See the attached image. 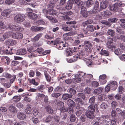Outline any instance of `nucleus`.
Instances as JSON below:
<instances>
[{
    "label": "nucleus",
    "mask_w": 125,
    "mask_h": 125,
    "mask_svg": "<svg viewBox=\"0 0 125 125\" xmlns=\"http://www.w3.org/2000/svg\"><path fill=\"white\" fill-rule=\"evenodd\" d=\"M78 51L79 52L78 53H77V55L78 56L76 55L74 56V58H73L72 59H70L69 60L68 62L71 63L74 62V61H76L77 59V58H79V59L82 58L84 55L85 51L83 50H80V48L78 47Z\"/></svg>",
    "instance_id": "1"
},
{
    "label": "nucleus",
    "mask_w": 125,
    "mask_h": 125,
    "mask_svg": "<svg viewBox=\"0 0 125 125\" xmlns=\"http://www.w3.org/2000/svg\"><path fill=\"white\" fill-rule=\"evenodd\" d=\"M97 119L101 124H108L110 121L109 117L108 115H103L100 117L98 118Z\"/></svg>",
    "instance_id": "2"
},
{
    "label": "nucleus",
    "mask_w": 125,
    "mask_h": 125,
    "mask_svg": "<svg viewBox=\"0 0 125 125\" xmlns=\"http://www.w3.org/2000/svg\"><path fill=\"white\" fill-rule=\"evenodd\" d=\"M8 26L9 29L14 31H20L22 32L24 30V29L19 25L16 26L11 24H8Z\"/></svg>",
    "instance_id": "3"
},
{
    "label": "nucleus",
    "mask_w": 125,
    "mask_h": 125,
    "mask_svg": "<svg viewBox=\"0 0 125 125\" xmlns=\"http://www.w3.org/2000/svg\"><path fill=\"white\" fill-rule=\"evenodd\" d=\"M3 76L7 79H9L11 83H13L15 81L16 78V75L14 74L11 75L10 73H4L2 74Z\"/></svg>",
    "instance_id": "4"
},
{
    "label": "nucleus",
    "mask_w": 125,
    "mask_h": 125,
    "mask_svg": "<svg viewBox=\"0 0 125 125\" xmlns=\"http://www.w3.org/2000/svg\"><path fill=\"white\" fill-rule=\"evenodd\" d=\"M25 19V15L23 14H18L16 15L14 18V20L17 23H20L23 21Z\"/></svg>",
    "instance_id": "5"
},
{
    "label": "nucleus",
    "mask_w": 125,
    "mask_h": 125,
    "mask_svg": "<svg viewBox=\"0 0 125 125\" xmlns=\"http://www.w3.org/2000/svg\"><path fill=\"white\" fill-rule=\"evenodd\" d=\"M59 110L61 112H67L69 114H73V110L71 106L67 108L63 106L62 107H59Z\"/></svg>",
    "instance_id": "6"
},
{
    "label": "nucleus",
    "mask_w": 125,
    "mask_h": 125,
    "mask_svg": "<svg viewBox=\"0 0 125 125\" xmlns=\"http://www.w3.org/2000/svg\"><path fill=\"white\" fill-rule=\"evenodd\" d=\"M85 73L81 72L76 74L75 75V78L74 79L75 82L76 83L80 82L81 80L82 77L83 78V75Z\"/></svg>",
    "instance_id": "7"
},
{
    "label": "nucleus",
    "mask_w": 125,
    "mask_h": 125,
    "mask_svg": "<svg viewBox=\"0 0 125 125\" xmlns=\"http://www.w3.org/2000/svg\"><path fill=\"white\" fill-rule=\"evenodd\" d=\"M111 51L114 52L115 54L117 55H120L123 52L122 47L116 48V47H109Z\"/></svg>",
    "instance_id": "8"
},
{
    "label": "nucleus",
    "mask_w": 125,
    "mask_h": 125,
    "mask_svg": "<svg viewBox=\"0 0 125 125\" xmlns=\"http://www.w3.org/2000/svg\"><path fill=\"white\" fill-rule=\"evenodd\" d=\"M14 53L19 55H24L26 54L27 52L26 49L25 48H23L22 49L17 50L15 49L13 50Z\"/></svg>",
    "instance_id": "9"
},
{
    "label": "nucleus",
    "mask_w": 125,
    "mask_h": 125,
    "mask_svg": "<svg viewBox=\"0 0 125 125\" xmlns=\"http://www.w3.org/2000/svg\"><path fill=\"white\" fill-rule=\"evenodd\" d=\"M77 47H68L67 48L66 50V52L67 55L68 56H71L72 55L74 52H77Z\"/></svg>",
    "instance_id": "10"
},
{
    "label": "nucleus",
    "mask_w": 125,
    "mask_h": 125,
    "mask_svg": "<svg viewBox=\"0 0 125 125\" xmlns=\"http://www.w3.org/2000/svg\"><path fill=\"white\" fill-rule=\"evenodd\" d=\"M93 76L92 74H86V73L83 75V78L84 79V80L86 81L87 83H90L91 81V78H92Z\"/></svg>",
    "instance_id": "11"
},
{
    "label": "nucleus",
    "mask_w": 125,
    "mask_h": 125,
    "mask_svg": "<svg viewBox=\"0 0 125 125\" xmlns=\"http://www.w3.org/2000/svg\"><path fill=\"white\" fill-rule=\"evenodd\" d=\"M106 75L104 74L100 76L99 77V81L101 84H104L106 82Z\"/></svg>",
    "instance_id": "12"
},
{
    "label": "nucleus",
    "mask_w": 125,
    "mask_h": 125,
    "mask_svg": "<svg viewBox=\"0 0 125 125\" xmlns=\"http://www.w3.org/2000/svg\"><path fill=\"white\" fill-rule=\"evenodd\" d=\"M12 37L13 38L16 39H21L23 37L22 33L18 32L14 33L12 31Z\"/></svg>",
    "instance_id": "13"
},
{
    "label": "nucleus",
    "mask_w": 125,
    "mask_h": 125,
    "mask_svg": "<svg viewBox=\"0 0 125 125\" xmlns=\"http://www.w3.org/2000/svg\"><path fill=\"white\" fill-rule=\"evenodd\" d=\"M17 42L14 40L12 39H8L6 40L4 42L5 44L9 46H13L16 44Z\"/></svg>",
    "instance_id": "14"
},
{
    "label": "nucleus",
    "mask_w": 125,
    "mask_h": 125,
    "mask_svg": "<svg viewBox=\"0 0 125 125\" xmlns=\"http://www.w3.org/2000/svg\"><path fill=\"white\" fill-rule=\"evenodd\" d=\"M110 86L111 89L113 90H115L117 88L118 85L117 82L115 81H113L110 82Z\"/></svg>",
    "instance_id": "15"
},
{
    "label": "nucleus",
    "mask_w": 125,
    "mask_h": 125,
    "mask_svg": "<svg viewBox=\"0 0 125 125\" xmlns=\"http://www.w3.org/2000/svg\"><path fill=\"white\" fill-rule=\"evenodd\" d=\"M108 3L107 1L101 2L100 4V10L101 11L106 8L108 6Z\"/></svg>",
    "instance_id": "16"
},
{
    "label": "nucleus",
    "mask_w": 125,
    "mask_h": 125,
    "mask_svg": "<svg viewBox=\"0 0 125 125\" xmlns=\"http://www.w3.org/2000/svg\"><path fill=\"white\" fill-rule=\"evenodd\" d=\"M94 113L88 110L86 113L87 117L91 119H93L94 117Z\"/></svg>",
    "instance_id": "17"
},
{
    "label": "nucleus",
    "mask_w": 125,
    "mask_h": 125,
    "mask_svg": "<svg viewBox=\"0 0 125 125\" xmlns=\"http://www.w3.org/2000/svg\"><path fill=\"white\" fill-rule=\"evenodd\" d=\"M55 43H61L63 45V47H68V45L66 42L62 41L61 39L60 38H56L55 41Z\"/></svg>",
    "instance_id": "18"
},
{
    "label": "nucleus",
    "mask_w": 125,
    "mask_h": 125,
    "mask_svg": "<svg viewBox=\"0 0 125 125\" xmlns=\"http://www.w3.org/2000/svg\"><path fill=\"white\" fill-rule=\"evenodd\" d=\"M43 29V28L42 27H38L35 26H32L31 28V30L35 32L41 31Z\"/></svg>",
    "instance_id": "19"
},
{
    "label": "nucleus",
    "mask_w": 125,
    "mask_h": 125,
    "mask_svg": "<svg viewBox=\"0 0 125 125\" xmlns=\"http://www.w3.org/2000/svg\"><path fill=\"white\" fill-rule=\"evenodd\" d=\"M27 15L30 19L32 20L36 19L38 18L37 15L32 12H28Z\"/></svg>",
    "instance_id": "20"
},
{
    "label": "nucleus",
    "mask_w": 125,
    "mask_h": 125,
    "mask_svg": "<svg viewBox=\"0 0 125 125\" xmlns=\"http://www.w3.org/2000/svg\"><path fill=\"white\" fill-rule=\"evenodd\" d=\"M1 60L2 62H4L5 63L8 65L9 64L10 60V58L8 57L5 56L2 57Z\"/></svg>",
    "instance_id": "21"
},
{
    "label": "nucleus",
    "mask_w": 125,
    "mask_h": 125,
    "mask_svg": "<svg viewBox=\"0 0 125 125\" xmlns=\"http://www.w3.org/2000/svg\"><path fill=\"white\" fill-rule=\"evenodd\" d=\"M11 12V10L9 9H7L3 11L1 13L2 15L7 16L10 14Z\"/></svg>",
    "instance_id": "22"
},
{
    "label": "nucleus",
    "mask_w": 125,
    "mask_h": 125,
    "mask_svg": "<svg viewBox=\"0 0 125 125\" xmlns=\"http://www.w3.org/2000/svg\"><path fill=\"white\" fill-rule=\"evenodd\" d=\"M73 3V0H70L68 2L66 6V8L68 10H69L72 7Z\"/></svg>",
    "instance_id": "23"
},
{
    "label": "nucleus",
    "mask_w": 125,
    "mask_h": 125,
    "mask_svg": "<svg viewBox=\"0 0 125 125\" xmlns=\"http://www.w3.org/2000/svg\"><path fill=\"white\" fill-rule=\"evenodd\" d=\"M26 115L24 113L20 112L18 113L17 115V117L20 120H24L26 117Z\"/></svg>",
    "instance_id": "24"
},
{
    "label": "nucleus",
    "mask_w": 125,
    "mask_h": 125,
    "mask_svg": "<svg viewBox=\"0 0 125 125\" xmlns=\"http://www.w3.org/2000/svg\"><path fill=\"white\" fill-rule=\"evenodd\" d=\"M103 88L102 87H100L99 88L95 89L94 92L95 94L98 95L101 94L103 90Z\"/></svg>",
    "instance_id": "25"
},
{
    "label": "nucleus",
    "mask_w": 125,
    "mask_h": 125,
    "mask_svg": "<svg viewBox=\"0 0 125 125\" xmlns=\"http://www.w3.org/2000/svg\"><path fill=\"white\" fill-rule=\"evenodd\" d=\"M118 7L116 3L110 7V10L116 12L118 10Z\"/></svg>",
    "instance_id": "26"
},
{
    "label": "nucleus",
    "mask_w": 125,
    "mask_h": 125,
    "mask_svg": "<svg viewBox=\"0 0 125 125\" xmlns=\"http://www.w3.org/2000/svg\"><path fill=\"white\" fill-rule=\"evenodd\" d=\"M42 35L43 34L42 33H40L37 34L33 38V41L35 42L38 41L42 37Z\"/></svg>",
    "instance_id": "27"
},
{
    "label": "nucleus",
    "mask_w": 125,
    "mask_h": 125,
    "mask_svg": "<svg viewBox=\"0 0 125 125\" xmlns=\"http://www.w3.org/2000/svg\"><path fill=\"white\" fill-rule=\"evenodd\" d=\"M44 75L47 81L48 82L51 81V77L47 71L44 72Z\"/></svg>",
    "instance_id": "28"
},
{
    "label": "nucleus",
    "mask_w": 125,
    "mask_h": 125,
    "mask_svg": "<svg viewBox=\"0 0 125 125\" xmlns=\"http://www.w3.org/2000/svg\"><path fill=\"white\" fill-rule=\"evenodd\" d=\"M72 97V95L68 94H65L62 95V97L64 100H66L68 98H71Z\"/></svg>",
    "instance_id": "29"
},
{
    "label": "nucleus",
    "mask_w": 125,
    "mask_h": 125,
    "mask_svg": "<svg viewBox=\"0 0 125 125\" xmlns=\"http://www.w3.org/2000/svg\"><path fill=\"white\" fill-rule=\"evenodd\" d=\"M115 111L117 113V114H119L121 115L122 116H123L125 115V111L124 110L122 111L121 109L119 108H116Z\"/></svg>",
    "instance_id": "30"
},
{
    "label": "nucleus",
    "mask_w": 125,
    "mask_h": 125,
    "mask_svg": "<svg viewBox=\"0 0 125 125\" xmlns=\"http://www.w3.org/2000/svg\"><path fill=\"white\" fill-rule=\"evenodd\" d=\"M9 29L8 25V26L4 25V22L0 21V29Z\"/></svg>",
    "instance_id": "31"
},
{
    "label": "nucleus",
    "mask_w": 125,
    "mask_h": 125,
    "mask_svg": "<svg viewBox=\"0 0 125 125\" xmlns=\"http://www.w3.org/2000/svg\"><path fill=\"white\" fill-rule=\"evenodd\" d=\"M31 106L30 105L27 106L25 110V111L27 114H29L31 113Z\"/></svg>",
    "instance_id": "32"
},
{
    "label": "nucleus",
    "mask_w": 125,
    "mask_h": 125,
    "mask_svg": "<svg viewBox=\"0 0 125 125\" xmlns=\"http://www.w3.org/2000/svg\"><path fill=\"white\" fill-rule=\"evenodd\" d=\"M12 31H9L4 33L3 35V37L5 39L10 37L11 36H12Z\"/></svg>",
    "instance_id": "33"
},
{
    "label": "nucleus",
    "mask_w": 125,
    "mask_h": 125,
    "mask_svg": "<svg viewBox=\"0 0 125 125\" xmlns=\"http://www.w3.org/2000/svg\"><path fill=\"white\" fill-rule=\"evenodd\" d=\"M60 120V117L58 116H56L54 118V120L53 121L52 123L53 125H57Z\"/></svg>",
    "instance_id": "34"
},
{
    "label": "nucleus",
    "mask_w": 125,
    "mask_h": 125,
    "mask_svg": "<svg viewBox=\"0 0 125 125\" xmlns=\"http://www.w3.org/2000/svg\"><path fill=\"white\" fill-rule=\"evenodd\" d=\"M61 93H57L53 91V93L51 94V96L54 98H57L61 96Z\"/></svg>",
    "instance_id": "35"
},
{
    "label": "nucleus",
    "mask_w": 125,
    "mask_h": 125,
    "mask_svg": "<svg viewBox=\"0 0 125 125\" xmlns=\"http://www.w3.org/2000/svg\"><path fill=\"white\" fill-rule=\"evenodd\" d=\"M95 109V107L94 105L92 104H91L89 106L88 110L94 113Z\"/></svg>",
    "instance_id": "36"
},
{
    "label": "nucleus",
    "mask_w": 125,
    "mask_h": 125,
    "mask_svg": "<svg viewBox=\"0 0 125 125\" xmlns=\"http://www.w3.org/2000/svg\"><path fill=\"white\" fill-rule=\"evenodd\" d=\"M21 98L20 95H16L13 97L12 99L15 102H18L20 100Z\"/></svg>",
    "instance_id": "37"
},
{
    "label": "nucleus",
    "mask_w": 125,
    "mask_h": 125,
    "mask_svg": "<svg viewBox=\"0 0 125 125\" xmlns=\"http://www.w3.org/2000/svg\"><path fill=\"white\" fill-rule=\"evenodd\" d=\"M94 0H88L86 4V6L87 8L90 7L94 3Z\"/></svg>",
    "instance_id": "38"
},
{
    "label": "nucleus",
    "mask_w": 125,
    "mask_h": 125,
    "mask_svg": "<svg viewBox=\"0 0 125 125\" xmlns=\"http://www.w3.org/2000/svg\"><path fill=\"white\" fill-rule=\"evenodd\" d=\"M113 39L111 38H110L108 39V42H107L106 45L108 47H112V46L113 44Z\"/></svg>",
    "instance_id": "39"
},
{
    "label": "nucleus",
    "mask_w": 125,
    "mask_h": 125,
    "mask_svg": "<svg viewBox=\"0 0 125 125\" xmlns=\"http://www.w3.org/2000/svg\"><path fill=\"white\" fill-rule=\"evenodd\" d=\"M9 110L12 113H14L16 112L15 107L12 105H11L9 107Z\"/></svg>",
    "instance_id": "40"
},
{
    "label": "nucleus",
    "mask_w": 125,
    "mask_h": 125,
    "mask_svg": "<svg viewBox=\"0 0 125 125\" xmlns=\"http://www.w3.org/2000/svg\"><path fill=\"white\" fill-rule=\"evenodd\" d=\"M48 14L51 15H54L57 13V11L53 9H51L48 10Z\"/></svg>",
    "instance_id": "41"
},
{
    "label": "nucleus",
    "mask_w": 125,
    "mask_h": 125,
    "mask_svg": "<svg viewBox=\"0 0 125 125\" xmlns=\"http://www.w3.org/2000/svg\"><path fill=\"white\" fill-rule=\"evenodd\" d=\"M8 48L6 49L5 51L2 50L3 51L5 52L6 54H13V52L12 51L13 50V49L10 48V47H8Z\"/></svg>",
    "instance_id": "42"
},
{
    "label": "nucleus",
    "mask_w": 125,
    "mask_h": 125,
    "mask_svg": "<svg viewBox=\"0 0 125 125\" xmlns=\"http://www.w3.org/2000/svg\"><path fill=\"white\" fill-rule=\"evenodd\" d=\"M81 8V14L84 17H87L88 15V12L84 10L82 8Z\"/></svg>",
    "instance_id": "43"
},
{
    "label": "nucleus",
    "mask_w": 125,
    "mask_h": 125,
    "mask_svg": "<svg viewBox=\"0 0 125 125\" xmlns=\"http://www.w3.org/2000/svg\"><path fill=\"white\" fill-rule=\"evenodd\" d=\"M46 112L49 113H52L53 112V110L50 106L48 105L46 106L45 108Z\"/></svg>",
    "instance_id": "44"
},
{
    "label": "nucleus",
    "mask_w": 125,
    "mask_h": 125,
    "mask_svg": "<svg viewBox=\"0 0 125 125\" xmlns=\"http://www.w3.org/2000/svg\"><path fill=\"white\" fill-rule=\"evenodd\" d=\"M62 88L60 86H58L55 89L54 91L57 93H61V92L62 91Z\"/></svg>",
    "instance_id": "45"
},
{
    "label": "nucleus",
    "mask_w": 125,
    "mask_h": 125,
    "mask_svg": "<svg viewBox=\"0 0 125 125\" xmlns=\"http://www.w3.org/2000/svg\"><path fill=\"white\" fill-rule=\"evenodd\" d=\"M82 46L86 47H91L92 46V44L89 41H85L84 42V44L82 45Z\"/></svg>",
    "instance_id": "46"
},
{
    "label": "nucleus",
    "mask_w": 125,
    "mask_h": 125,
    "mask_svg": "<svg viewBox=\"0 0 125 125\" xmlns=\"http://www.w3.org/2000/svg\"><path fill=\"white\" fill-rule=\"evenodd\" d=\"M67 103L68 106H69V107L71 106L72 108V106L75 104V102L73 100L70 99L68 100Z\"/></svg>",
    "instance_id": "47"
},
{
    "label": "nucleus",
    "mask_w": 125,
    "mask_h": 125,
    "mask_svg": "<svg viewBox=\"0 0 125 125\" xmlns=\"http://www.w3.org/2000/svg\"><path fill=\"white\" fill-rule=\"evenodd\" d=\"M107 34L108 35L110 36H113L115 34V32L113 30L109 29L107 31Z\"/></svg>",
    "instance_id": "48"
},
{
    "label": "nucleus",
    "mask_w": 125,
    "mask_h": 125,
    "mask_svg": "<svg viewBox=\"0 0 125 125\" xmlns=\"http://www.w3.org/2000/svg\"><path fill=\"white\" fill-rule=\"evenodd\" d=\"M43 49L42 47H38L36 50L35 49V52L37 53L38 52L39 54L42 53Z\"/></svg>",
    "instance_id": "49"
},
{
    "label": "nucleus",
    "mask_w": 125,
    "mask_h": 125,
    "mask_svg": "<svg viewBox=\"0 0 125 125\" xmlns=\"http://www.w3.org/2000/svg\"><path fill=\"white\" fill-rule=\"evenodd\" d=\"M106 56H108L109 55V53L106 50H103L102 49L101 50L100 53Z\"/></svg>",
    "instance_id": "50"
},
{
    "label": "nucleus",
    "mask_w": 125,
    "mask_h": 125,
    "mask_svg": "<svg viewBox=\"0 0 125 125\" xmlns=\"http://www.w3.org/2000/svg\"><path fill=\"white\" fill-rule=\"evenodd\" d=\"M87 30L89 31L93 32L94 31V26L93 25H89L86 28Z\"/></svg>",
    "instance_id": "51"
},
{
    "label": "nucleus",
    "mask_w": 125,
    "mask_h": 125,
    "mask_svg": "<svg viewBox=\"0 0 125 125\" xmlns=\"http://www.w3.org/2000/svg\"><path fill=\"white\" fill-rule=\"evenodd\" d=\"M107 104L105 102H103L100 105V107L103 109H104L108 107Z\"/></svg>",
    "instance_id": "52"
},
{
    "label": "nucleus",
    "mask_w": 125,
    "mask_h": 125,
    "mask_svg": "<svg viewBox=\"0 0 125 125\" xmlns=\"http://www.w3.org/2000/svg\"><path fill=\"white\" fill-rule=\"evenodd\" d=\"M28 81H29L30 83H31L33 85H37L38 84V82H36L35 81V80L34 79H32L31 80L30 79H28Z\"/></svg>",
    "instance_id": "53"
},
{
    "label": "nucleus",
    "mask_w": 125,
    "mask_h": 125,
    "mask_svg": "<svg viewBox=\"0 0 125 125\" xmlns=\"http://www.w3.org/2000/svg\"><path fill=\"white\" fill-rule=\"evenodd\" d=\"M102 15L105 17H107L111 14V13L108 10H106L103 12L102 13Z\"/></svg>",
    "instance_id": "54"
},
{
    "label": "nucleus",
    "mask_w": 125,
    "mask_h": 125,
    "mask_svg": "<svg viewBox=\"0 0 125 125\" xmlns=\"http://www.w3.org/2000/svg\"><path fill=\"white\" fill-rule=\"evenodd\" d=\"M78 97L77 98L81 99V98L84 100L85 98L84 94L83 93H79L78 94Z\"/></svg>",
    "instance_id": "55"
},
{
    "label": "nucleus",
    "mask_w": 125,
    "mask_h": 125,
    "mask_svg": "<svg viewBox=\"0 0 125 125\" xmlns=\"http://www.w3.org/2000/svg\"><path fill=\"white\" fill-rule=\"evenodd\" d=\"M72 114L70 116V121L71 122H73L75 121L76 120L75 116L73 114Z\"/></svg>",
    "instance_id": "56"
},
{
    "label": "nucleus",
    "mask_w": 125,
    "mask_h": 125,
    "mask_svg": "<svg viewBox=\"0 0 125 125\" xmlns=\"http://www.w3.org/2000/svg\"><path fill=\"white\" fill-rule=\"evenodd\" d=\"M120 24L121 26L124 28H125V19L120 20Z\"/></svg>",
    "instance_id": "57"
},
{
    "label": "nucleus",
    "mask_w": 125,
    "mask_h": 125,
    "mask_svg": "<svg viewBox=\"0 0 125 125\" xmlns=\"http://www.w3.org/2000/svg\"><path fill=\"white\" fill-rule=\"evenodd\" d=\"M94 8L96 10H98L99 12L101 11V10H100V8L99 7V3L97 1H95Z\"/></svg>",
    "instance_id": "58"
},
{
    "label": "nucleus",
    "mask_w": 125,
    "mask_h": 125,
    "mask_svg": "<svg viewBox=\"0 0 125 125\" xmlns=\"http://www.w3.org/2000/svg\"><path fill=\"white\" fill-rule=\"evenodd\" d=\"M76 102H78L79 104L80 105H82L84 104V102L82 100L79 98H77L75 99Z\"/></svg>",
    "instance_id": "59"
},
{
    "label": "nucleus",
    "mask_w": 125,
    "mask_h": 125,
    "mask_svg": "<svg viewBox=\"0 0 125 125\" xmlns=\"http://www.w3.org/2000/svg\"><path fill=\"white\" fill-rule=\"evenodd\" d=\"M92 86L94 87H97L99 86V83L96 81H94L93 82L91 83Z\"/></svg>",
    "instance_id": "60"
},
{
    "label": "nucleus",
    "mask_w": 125,
    "mask_h": 125,
    "mask_svg": "<svg viewBox=\"0 0 125 125\" xmlns=\"http://www.w3.org/2000/svg\"><path fill=\"white\" fill-rule=\"evenodd\" d=\"M44 85L42 84L39 86L37 88V90L41 92H43L44 89Z\"/></svg>",
    "instance_id": "61"
},
{
    "label": "nucleus",
    "mask_w": 125,
    "mask_h": 125,
    "mask_svg": "<svg viewBox=\"0 0 125 125\" xmlns=\"http://www.w3.org/2000/svg\"><path fill=\"white\" fill-rule=\"evenodd\" d=\"M106 98V96L105 95L102 94L99 96L98 98L100 101H102L104 100Z\"/></svg>",
    "instance_id": "62"
},
{
    "label": "nucleus",
    "mask_w": 125,
    "mask_h": 125,
    "mask_svg": "<svg viewBox=\"0 0 125 125\" xmlns=\"http://www.w3.org/2000/svg\"><path fill=\"white\" fill-rule=\"evenodd\" d=\"M117 32L120 34H122L123 32V30L121 27H118L116 29Z\"/></svg>",
    "instance_id": "63"
},
{
    "label": "nucleus",
    "mask_w": 125,
    "mask_h": 125,
    "mask_svg": "<svg viewBox=\"0 0 125 125\" xmlns=\"http://www.w3.org/2000/svg\"><path fill=\"white\" fill-rule=\"evenodd\" d=\"M62 29L64 31H70L72 30L71 28L69 27L66 26L63 27L62 28Z\"/></svg>",
    "instance_id": "64"
}]
</instances>
